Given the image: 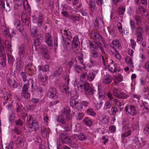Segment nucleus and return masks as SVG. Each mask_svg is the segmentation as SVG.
I'll return each mask as SVG.
<instances>
[{
    "instance_id": "39448f33",
    "label": "nucleus",
    "mask_w": 149,
    "mask_h": 149,
    "mask_svg": "<svg viewBox=\"0 0 149 149\" xmlns=\"http://www.w3.org/2000/svg\"><path fill=\"white\" fill-rule=\"evenodd\" d=\"M59 88L62 92H65L66 96L72 99L74 97L70 91H69V88L67 85L64 83H61L59 85ZM74 99V98H73Z\"/></svg>"
},
{
    "instance_id": "4be33fe9",
    "label": "nucleus",
    "mask_w": 149,
    "mask_h": 149,
    "mask_svg": "<svg viewBox=\"0 0 149 149\" xmlns=\"http://www.w3.org/2000/svg\"><path fill=\"white\" fill-rule=\"evenodd\" d=\"M121 91V90L118 88H114L113 90V94L114 96L118 98Z\"/></svg>"
},
{
    "instance_id": "9d476101",
    "label": "nucleus",
    "mask_w": 149,
    "mask_h": 149,
    "mask_svg": "<svg viewBox=\"0 0 149 149\" xmlns=\"http://www.w3.org/2000/svg\"><path fill=\"white\" fill-rule=\"evenodd\" d=\"M32 37L34 38V45L36 47L39 46L42 42L43 38L41 35L38 34Z\"/></svg>"
},
{
    "instance_id": "1a4fd4ad",
    "label": "nucleus",
    "mask_w": 149,
    "mask_h": 149,
    "mask_svg": "<svg viewBox=\"0 0 149 149\" xmlns=\"http://www.w3.org/2000/svg\"><path fill=\"white\" fill-rule=\"evenodd\" d=\"M57 90L54 87H51L49 88L47 92L48 96L50 98L53 99L57 97Z\"/></svg>"
},
{
    "instance_id": "a878e982",
    "label": "nucleus",
    "mask_w": 149,
    "mask_h": 149,
    "mask_svg": "<svg viewBox=\"0 0 149 149\" xmlns=\"http://www.w3.org/2000/svg\"><path fill=\"white\" fill-rule=\"evenodd\" d=\"M97 94H98V98L97 99H100V100H102L104 99L105 97V93L104 91L100 90H98V92Z\"/></svg>"
},
{
    "instance_id": "680f3d73",
    "label": "nucleus",
    "mask_w": 149,
    "mask_h": 149,
    "mask_svg": "<svg viewBox=\"0 0 149 149\" xmlns=\"http://www.w3.org/2000/svg\"><path fill=\"white\" fill-rule=\"evenodd\" d=\"M144 68L148 72H149V61H147L145 63Z\"/></svg>"
},
{
    "instance_id": "72a5a7b5",
    "label": "nucleus",
    "mask_w": 149,
    "mask_h": 149,
    "mask_svg": "<svg viewBox=\"0 0 149 149\" xmlns=\"http://www.w3.org/2000/svg\"><path fill=\"white\" fill-rule=\"evenodd\" d=\"M43 17L42 14H40L37 22L38 23V26L40 27L41 26L42 23Z\"/></svg>"
},
{
    "instance_id": "603ef678",
    "label": "nucleus",
    "mask_w": 149,
    "mask_h": 149,
    "mask_svg": "<svg viewBox=\"0 0 149 149\" xmlns=\"http://www.w3.org/2000/svg\"><path fill=\"white\" fill-rule=\"evenodd\" d=\"M90 8L92 11H93L95 7V2L91 1L89 3Z\"/></svg>"
},
{
    "instance_id": "c85d7f7f",
    "label": "nucleus",
    "mask_w": 149,
    "mask_h": 149,
    "mask_svg": "<svg viewBox=\"0 0 149 149\" xmlns=\"http://www.w3.org/2000/svg\"><path fill=\"white\" fill-rule=\"evenodd\" d=\"M8 63L11 65H13L15 61V59L9 53L7 54Z\"/></svg>"
},
{
    "instance_id": "3c124183",
    "label": "nucleus",
    "mask_w": 149,
    "mask_h": 149,
    "mask_svg": "<svg viewBox=\"0 0 149 149\" xmlns=\"http://www.w3.org/2000/svg\"><path fill=\"white\" fill-rule=\"evenodd\" d=\"M107 29L109 33L110 34L113 35L114 34L115 28L113 26H108L107 27Z\"/></svg>"
},
{
    "instance_id": "bb28decb",
    "label": "nucleus",
    "mask_w": 149,
    "mask_h": 149,
    "mask_svg": "<svg viewBox=\"0 0 149 149\" xmlns=\"http://www.w3.org/2000/svg\"><path fill=\"white\" fill-rule=\"evenodd\" d=\"M29 127L32 129V131H36L38 130L39 129V125L38 122L34 121L32 124L29 126Z\"/></svg>"
},
{
    "instance_id": "dca6fc26",
    "label": "nucleus",
    "mask_w": 149,
    "mask_h": 149,
    "mask_svg": "<svg viewBox=\"0 0 149 149\" xmlns=\"http://www.w3.org/2000/svg\"><path fill=\"white\" fill-rule=\"evenodd\" d=\"M19 51L18 54L19 55L20 58L22 59L23 58L25 53L26 50L25 49V46L24 45H21L19 48Z\"/></svg>"
},
{
    "instance_id": "473e14b6",
    "label": "nucleus",
    "mask_w": 149,
    "mask_h": 149,
    "mask_svg": "<svg viewBox=\"0 0 149 149\" xmlns=\"http://www.w3.org/2000/svg\"><path fill=\"white\" fill-rule=\"evenodd\" d=\"M38 30L36 26H33V27L31 30V35L32 37L38 35L37 33Z\"/></svg>"
},
{
    "instance_id": "37998d69",
    "label": "nucleus",
    "mask_w": 149,
    "mask_h": 149,
    "mask_svg": "<svg viewBox=\"0 0 149 149\" xmlns=\"http://www.w3.org/2000/svg\"><path fill=\"white\" fill-rule=\"evenodd\" d=\"M73 114L76 116L77 119L79 120H81L83 118L84 116V113L81 112L77 113H74Z\"/></svg>"
},
{
    "instance_id": "20e7f679",
    "label": "nucleus",
    "mask_w": 149,
    "mask_h": 149,
    "mask_svg": "<svg viewBox=\"0 0 149 149\" xmlns=\"http://www.w3.org/2000/svg\"><path fill=\"white\" fill-rule=\"evenodd\" d=\"M72 35L70 32L66 30L64 31V33L62 35V37L64 45L66 46L67 49L70 48V40L72 38Z\"/></svg>"
},
{
    "instance_id": "ea45409f",
    "label": "nucleus",
    "mask_w": 149,
    "mask_h": 149,
    "mask_svg": "<svg viewBox=\"0 0 149 149\" xmlns=\"http://www.w3.org/2000/svg\"><path fill=\"white\" fill-rule=\"evenodd\" d=\"M16 143L18 145L21 146L24 144L23 139L20 136H18L17 138L16 141H15Z\"/></svg>"
},
{
    "instance_id": "6ab92c4d",
    "label": "nucleus",
    "mask_w": 149,
    "mask_h": 149,
    "mask_svg": "<svg viewBox=\"0 0 149 149\" xmlns=\"http://www.w3.org/2000/svg\"><path fill=\"white\" fill-rule=\"evenodd\" d=\"M14 25L16 26V29L17 31L22 34V33L23 31V27L20 24V21L19 20H17L14 23Z\"/></svg>"
},
{
    "instance_id": "f03ea898",
    "label": "nucleus",
    "mask_w": 149,
    "mask_h": 149,
    "mask_svg": "<svg viewBox=\"0 0 149 149\" xmlns=\"http://www.w3.org/2000/svg\"><path fill=\"white\" fill-rule=\"evenodd\" d=\"M89 45L91 49V55L94 58H97L99 57V53L96 51L99 48L102 54L106 55V53L102 43L100 42L95 41L94 42L90 41Z\"/></svg>"
},
{
    "instance_id": "412c9836",
    "label": "nucleus",
    "mask_w": 149,
    "mask_h": 149,
    "mask_svg": "<svg viewBox=\"0 0 149 149\" xmlns=\"http://www.w3.org/2000/svg\"><path fill=\"white\" fill-rule=\"evenodd\" d=\"M112 44L113 46H115L117 49L120 50L122 48L119 41L117 39L113 40L112 42Z\"/></svg>"
},
{
    "instance_id": "4d7b16f0",
    "label": "nucleus",
    "mask_w": 149,
    "mask_h": 149,
    "mask_svg": "<svg viewBox=\"0 0 149 149\" xmlns=\"http://www.w3.org/2000/svg\"><path fill=\"white\" fill-rule=\"evenodd\" d=\"M31 116L27 117V123L30 126L34 122Z\"/></svg>"
},
{
    "instance_id": "09e8293b",
    "label": "nucleus",
    "mask_w": 149,
    "mask_h": 149,
    "mask_svg": "<svg viewBox=\"0 0 149 149\" xmlns=\"http://www.w3.org/2000/svg\"><path fill=\"white\" fill-rule=\"evenodd\" d=\"M111 106V104L110 102L109 101L106 102L104 106V110H107L110 109Z\"/></svg>"
},
{
    "instance_id": "423d86ee",
    "label": "nucleus",
    "mask_w": 149,
    "mask_h": 149,
    "mask_svg": "<svg viewBox=\"0 0 149 149\" xmlns=\"http://www.w3.org/2000/svg\"><path fill=\"white\" fill-rule=\"evenodd\" d=\"M70 104L71 107L78 111L81 110L83 108V103L75 98L71 99Z\"/></svg>"
},
{
    "instance_id": "4c0bfd02",
    "label": "nucleus",
    "mask_w": 149,
    "mask_h": 149,
    "mask_svg": "<svg viewBox=\"0 0 149 149\" xmlns=\"http://www.w3.org/2000/svg\"><path fill=\"white\" fill-rule=\"evenodd\" d=\"M112 102L114 105H116L119 107H121L122 104V102L121 100H119L117 99H114L113 100Z\"/></svg>"
},
{
    "instance_id": "2f4dec72",
    "label": "nucleus",
    "mask_w": 149,
    "mask_h": 149,
    "mask_svg": "<svg viewBox=\"0 0 149 149\" xmlns=\"http://www.w3.org/2000/svg\"><path fill=\"white\" fill-rule=\"evenodd\" d=\"M113 81L114 82V85H116L121 81L122 80L121 77L120 76H114L113 79Z\"/></svg>"
},
{
    "instance_id": "c756f323",
    "label": "nucleus",
    "mask_w": 149,
    "mask_h": 149,
    "mask_svg": "<svg viewBox=\"0 0 149 149\" xmlns=\"http://www.w3.org/2000/svg\"><path fill=\"white\" fill-rule=\"evenodd\" d=\"M117 69L113 64H111L109 66V70L111 73H113L117 71Z\"/></svg>"
},
{
    "instance_id": "c9c22d12",
    "label": "nucleus",
    "mask_w": 149,
    "mask_h": 149,
    "mask_svg": "<svg viewBox=\"0 0 149 149\" xmlns=\"http://www.w3.org/2000/svg\"><path fill=\"white\" fill-rule=\"evenodd\" d=\"M125 8L122 6H120L117 10V13L118 15H122L124 14L125 11Z\"/></svg>"
},
{
    "instance_id": "f704fd0d",
    "label": "nucleus",
    "mask_w": 149,
    "mask_h": 149,
    "mask_svg": "<svg viewBox=\"0 0 149 149\" xmlns=\"http://www.w3.org/2000/svg\"><path fill=\"white\" fill-rule=\"evenodd\" d=\"M72 44L75 46H77L80 45V42L79 40L78 37L77 36H74L73 38Z\"/></svg>"
},
{
    "instance_id": "7c9ffc66",
    "label": "nucleus",
    "mask_w": 149,
    "mask_h": 149,
    "mask_svg": "<svg viewBox=\"0 0 149 149\" xmlns=\"http://www.w3.org/2000/svg\"><path fill=\"white\" fill-rule=\"evenodd\" d=\"M26 17V15L24 14L22 15L21 16V19L23 22L25 24V25L28 26L29 25V22L28 19Z\"/></svg>"
},
{
    "instance_id": "58836bf2",
    "label": "nucleus",
    "mask_w": 149,
    "mask_h": 149,
    "mask_svg": "<svg viewBox=\"0 0 149 149\" xmlns=\"http://www.w3.org/2000/svg\"><path fill=\"white\" fill-rule=\"evenodd\" d=\"M83 121L84 123L87 126H90L92 124L91 120L88 117L85 118Z\"/></svg>"
},
{
    "instance_id": "5fc2aeb1",
    "label": "nucleus",
    "mask_w": 149,
    "mask_h": 149,
    "mask_svg": "<svg viewBox=\"0 0 149 149\" xmlns=\"http://www.w3.org/2000/svg\"><path fill=\"white\" fill-rule=\"evenodd\" d=\"M14 131L18 135L22 133L21 129L20 127H15Z\"/></svg>"
},
{
    "instance_id": "79ce46f5",
    "label": "nucleus",
    "mask_w": 149,
    "mask_h": 149,
    "mask_svg": "<svg viewBox=\"0 0 149 149\" xmlns=\"http://www.w3.org/2000/svg\"><path fill=\"white\" fill-rule=\"evenodd\" d=\"M41 51L42 54L48 52V47L45 45H42L40 47Z\"/></svg>"
},
{
    "instance_id": "393cba45",
    "label": "nucleus",
    "mask_w": 149,
    "mask_h": 149,
    "mask_svg": "<svg viewBox=\"0 0 149 149\" xmlns=\"http://www.w3.org/2000/svg\"><path fill=\"white\" fill-rule=\"evenodd\" d=\"M134 18L135 20L136 24L137 25H140L141 23L142 17L141 16L136 15L134 16Z\"/></svg>"
},
{
    "instance_id": "052dcab7",
    "label": "nucleus",
    "mask_w": 149,
    "mask_h": 149,
    "mask_svg": "<svg viewBox=\"0 0 149 149\" xmlns=\"http://www.w3.org/2000/svg\"><path fill=\"white\" fill-rule=\"evenodd\" d=\"M140 13L143 16H146L148 15V13L146 11V10L145 9L139 10Z\"/></svg>"
},
{
    "instance_id": "69168bd1",
    "label": "nucleus",
    "mask_w": 149,
    "mask_h": 149,
    "mask_svg": "<svg viewBox=\"0 0 149 149\" xmlns=\"http://www.w3.org/2000/svg\"><path fill=\"white\" fill-rule=\"evenodd\" d=\"M133 143L136 145H140L141 143L139 140L138 137H135L133 139Z\"/></svg>"
},
{
    "instance_id": "5701e85b",
    "label": "nucleus",
    "mask_w": 149,
    "mask_h": 149,
    "mask_svg": "<svg viewBox=\"0 0 149 149\" xmlns=\"http://www.w3.org/2000/svg\"><path fill=\"white\" fill-rule=\"evenodd\" d=\"M118 111L117 108L115 106H112L111 109L108 111V113L111 115H115Z\"/></svg>"
},
{
    "instance_id": "13d9d810",
    "label": "nucleus",
    "mask_w": 149,
    "mask_h": 149,
    "mask_svg": "<svg viewBox=\"0 0 149 149\" xmlns=\"http://www.w3.org/2000/svg\"><path fill=\"white\" fill-rule=\"evenodd\" d=\"M88 74L86 72H83L81 74V76L83 80L87 81Z\"/></svg>"
},
{
    "instance_id": "f8f14e48",
    "label": "nucleus",
    "mask_w": 149,
    "mask_h": 149,
    "mask_svg": "<svg viewBox=\"0 0 149 149\" xmlns=\"http://www.w3.org/2000/svg\"><path fill=\"white\" fill-rule=\"evenodd\" d=\"M45 43L49 47H52L53 40L49 33H47L45 34Z\"/></svg>"
},
{
    "instance_id": "b1692460",
    "label": "nucleus",
    "mask_w": 149,
    "mask_h": 149,
    "mask_svg": "<svg viewBox=\"0 0 149 149\" xmlns=\"http://www.w3.org/2000/svg\"><path fill=\"white\" fill-rule=\"evenodd\" d=\"M49 66L48 65H45L44 66L39 65L38 68L39 71L42 70L43 72H48L49 70Z\"/></svg>"
},
{
    "instance_id": "774afa93",
    "label": "nucleus",
    "mask_w": 149,
    "mask_h": 149,
    "mask_svg": "<svg viewBox=\"0 0 149 149\" xmlns=\"http://www.w3.org/2000/svg\"><path fill=\"white\" fill-rule=\"evenodd\" d=\"M15 123L17 126H21L23 125V123L20 119H18L15 121Z\"/></svg>"
},
{
    "instance_id": "cd10ccee",
    "label": "nucleus",
    "mask_w": 149,
    "mask_h": 149,
    "mask_svg": "<svg viewBox=\"0 0 149 149\" xmlns=\"http://www.w3.org/2000/svg\"><path fill=\"white\" fill-rule=\"evenodd\" d=\"M93 37L94 38V40H95L94 42L96 41L99 42V41L102 39V37L100 34L97 32L94 33Z\"/></svg>"
},
{
    "instance_id": "e433bc0d",
    "label": "nucleus",
    "mask_w": 149,
    "mask_h": 149,
    "mask_svg": "<svg viewBox=\"0 0 149 149\" xmlns=\"http://www.w3.org/2000/svg\"><path fill=\"white\" fill-rule=\"evenodd\" d=\"M124 132L123 134H121V137L122 139L123 137H126L129 136H130L132 134V131L131 130L129 129L125 131Z\"/></svg>"
},
{
    "instance_id": "6e6552de",
    "label": "nucleus",
    "mask_w": 149,
    "mask_h": 149,
    "mask_svg": "<svg viewBox=\"0 0 149 149\" xmlns=\"http://www.w3.org/2000/svg\"><path fill=\"white\" fill-rule=\"evenodd\" d=\"M125 111L128 114L134 116L136 115V107L132 105L126 106L125 108Z\"/></svg>"
},
{
    "instance_id": "0eeeda50",
    "label": "nucleus",
    "mask_w": 149,
    "mask_h": 149,
    "mask_svg": "<svg viewBox=\"0 0 149 149\" xmlns=\"http://www.w3.org/2000/svg\"><path fill=\"white\" fill-rule=\"evenodd\" d=\"M29 84L27 83L24 84L22 88L21 93V97L22 99L29 100L30 97V94L28 93L29 86Z\"/></svg>"
},
{
    "instance_id": "8fccbe9b",
    "label": "nucleus",
    "mask_w": 149,
    "mask_h": 149,
    "mask_svg": "<svg viewBox=\"0 0 149 149\" xmlns=\"http://www.w3.org/2000/svg\"><path fill=\"white\" fill-rule=\"evenodd\" d=\"M87 113L90 116H95L96 113L95 111L92 109H88L87 110Z\"/></svg>"
},
{
    "instance_id": "de8ad7c7",
    "label": "nucleus",
    "mask_w": 149,
    "mask_h": 149,
    "mask_svg": "<svg viewBox=\"0 0 149 149\" xmlns=\"http://www.w3.org/2000/svg\"><path fill=\"white\" fill-rule=\"evenodd\" d=\"M63 70L61 67H60L58 68L54 72V75L55 76L57 75H59L61 74V73L62 72Z\"/></svg>"
},
{
    "instance_id": "c03bdc74",
    "label": "nucleus",
    "mask_w": 149,
    "mask_h": 149,
    "mask_svg": "<svg viewBox=\"0 0 149 149\" xmlns=\"http://www.w3.org/2000/svg\"><path fill=\"white\" fill-rule=\"evenodd\" d=\"M78 139L80 140L83 141L86 139L87 138L86 136L83 133H80L79 134L77 135Z\"/></svg>"
},
{
    "instance_id": "9b49d317",
    "label": "nucleus",
    "mask_w": 149,
    "mask_h": 149,
    "mask_svg": "<svg viewBox=\"0 0 149 149\" xmlns=\"http://www.w3.org/2000/svg\"><path fill=\"white\" fill-rule=\"evenodd\" d=\"M98 117L100 121L102 124H106L109 122V117L107 116L100 113L98 114Z\"/></svg>"
},
{
    "instance_id": "a211bd4d",
    "label": "nucleus",
    "mask_w": 149,
    "mask_h": 149,
    "mask_svg": "<svg viewBox=\"0 0 149 149\" xmlns=\"http://www.w3.org/2000/svg\"><path fill=\"white\" fill-rule=\"evenodd\" d=\"M97 72L95 71L89 72L87 76V81H92L94 79Z\"/></svg>"
},
{
    "instance_id": "0e129e2a",
    "label": "nucleus",
    "mask_w": 149,
    "mask_h": 149,
    "mask_svg": "<svg viewBox=\"0 0 149 149\" xmlns=\"http://www.w3.org/2000/svg\"><path fill=\"white\" fill-rule=\"evenodd\" d=\"M143 35H136L137 38V42L138 43H140L143 39Z\"/></svg>"
},
{
    "instance_id": "e2e57ef3",
    "label": "nucleus",
    "mask_w": 149,
    "mask_h": 149,
    "mask_svg": "<svg viewBox=\"0 0 149 149\" xmlns=\"http://www.w3.org/2000/svg\"><path fill=\"white\" fill-rule=\"evenodd\" d=\"M130 45L132 48L134 49H135V47L136 46V43L134 39H131L130 40Z\"/></svg>"
},
{
    "instance_id": "a18cd8bd",
    "label": "nucleus",
    "mask_w": 149,
    "mask_h": 149,
    "mask_svg": "<svg viewBox=\"0 0 149 149\" xmlns=\"http://www.w3.org/2000/svg\"><path fill=\"white\" fill-rule=\"evenodd\" d=\"M21 76L22 77L23 80L25 82L27 81H28V79H27V73H26L25 72H21Z\"/></svg>"
},
{
    "instance_id": "a19ab883",
    "label": "nucleus",
    "mask_w": 149,
    "mask_h": 149,
    "mask_svg": "<svg viewBox=\"0 0 149 149\" xmlns=\"http://www.w3.org/2000/svg\"><path fill=\"white\" fill-rule=\"evenodd\" d=\"M130 24L132 31H133L136 28L135 22L132 20H130Z\"/></svg>"
},
{
    "instance_id": "4468645a",
    "label": "nucleus",
    "mask_w": 149,
    "mask_h": 149,
    "mask_svg": "<svg viewBox=\"0 0 149 149\" xmlns=\"http://www.w3.org/2000/svg\"><path fill=\"white\" fill-rule=\"evenodd\" d=\"M113 78L112 76L109 74L105 75L102 79V82L107 84H110L112 82Z\"/></svg>"
},
{
    "instance_id": "ddd939ff",
    "label": "nucleus",
    "mask_w": 149,
    "mask_h": 149,
    "mask_svg": "<svg viewBox=\"0 0 149 149\" xmlns=\"http://www.w3.org/2000/svg\"><path fill=\"white\" fill-rule=\"evenodd\" d=\"M61 138L62 142L63 143L69 144L71 142L70 137L68 135L61 134Z\"/></svg>"
},
{
    "instance_id": "864d4df0",
    "label": "nucleus",
    "mask_w": 149,
    "mask_h": 149,
    "mask_svg": "<svg viewBox=\"0 0 149 149\" xmlns=\"http://www.w3.org/2000/svg\"><path fill=\"white\" fill-rule=\"evenodd\" d=\"M129 96L126 93L121 91V94L118 97L119 99H126Z\"/></svg>"
},
{
    "instance_id": "aec40b11",
    "label": "nucleus",
    "mask_w": 149,
    "mask_h": 149,
    "mask_svg": "<svg viewBox=\"0 0 149 149\" xmlns=\"http://www.w3.org/2000/svg\"><path fill=\"white\" fill-rule=\"evenodd\" d=\"M11 96V95L9 93H6L4 94L2 97L3 100L5 101L3 102L4 105L7 103L8 100H10V101L11 100L10 98Z\"/></svg>"
},
{
    "instance_id": "49530a36",
    "label": "nucleus",
    "mask_w": 149,
    "mask_h": 149,
    "mask_svg": "<svg viewBox=\"0 0 149 149\" xmlns=\"http://www.w3.org/2000/svg\"><path fill=\"white\" fill-rule=\"evenodd\" d=\"M77 64V61L75 58L72 59L69 63V64L70 65V67L74 66Z\"/></svg>"
},
{
    "instance_id": "338daca9",
    "label": "nucleus",
    "mask_w": 149,
    "mask_h": 149,
    "mask_svg": "<svg viewBox=\"0 0 149 149\" xmlns=\"http://www.w3.org/2000/svg\"><path fill=\"white\" fill-rule=\"evenodd\" d=\"M70 146L72 147L78 149L79 148L78 144L75 142H71Z\"/></svg>"
},
{
    "instance_id": "f3484780",
    "label": "nucleus",
    "mask_w": 149,
    "mask_h": 149,
    "mask_svg": "<svg viewBox=\"0 0 149 149\" xmlns=\"http://www.w3.org/2000/svg\"><path fill=\"white\" fill-rule=\"evenodd\" d=\"M137 26L135 30L136 35H143L144 32L143 27L140 25Z\"/></svg>"
},
{
    "instance_id": "7ed1b4c3",
    "label": "nucleus",
    "mask_w": 149,
    "mask_h": 149,
    "mask_svg": "<svg viewBox=\"0 0 149 149\" xmlns=\"http://www.w3.org/2000/svg\"><path fill=\"white\" fill-rule=\"evenodd\" d=\"M78 89L81 92H85L87 95H92L95 100H96L98 98V94L88 83L83 82L81 84H79L78 86Z\"/></svg>"
},
{
    "instance_id": "2eb2a0df",
    "label": "nucleus",
    "mask_w": 149,
    "mask_h": 149,
    "mask_svg": "<svg viewBox=\"0 0 149 149\" xmlns=\"http://www.w3.org/2000/svg\"><path fill=\"white\" fill-rule=\"evenodd\" d=\"M7 82L10 87L17 88L18 86V83L14 79L8 78Z\"/></svg>"
},
{
    "instance_id": "bf43d9fd",
    "label": "nucleus",
    "mask_w": 149,
    "mask_h": 149,
    "mask_svg": "<svg viewBox=\"0 0 149 149\" xmlns=\"http://www.w3.org/2000/svg\"><path fill=\"white\" fill-rule=\"evenodd\" d=\"M125 61L127 63L131 65H132L133 63L132 59L130 57H127L125 58Z\"/></svg>"
},
{
    "instance_id": "6e6d98bb",
    "label": "nucleus",
    "mask_w": 149,
    "mask_h": 149,
    "mask_svg": "<svg viewBox=\"0 0 149 149\" xmlns=\"http://www.w3.org/2000/svg\"><path fill=\"white\" fill-rule=\"evenodd\" d=\"M117 27L120 33L121 34L123 33V30L122 29V26L121 23L120 22H118L117 24Z\"/></svg>"
},
{
    "instance_id": "f257e3e1",
    "label": "nucleus",
    "mask_w": 149,
    "mask_h": 149,
    "mask_svg": "<svg viewBox=\"0 0 149 149\" xmlns=\"http://www.w3.org/2000/svg\"><path fill=\"white\" fill-rule=\"evenodd\" d=\"M61 116H59L57 118V121L61 124V126L62 130L65 132L71 131L72 128L66 122V120H69L70 118V115L69 114L70 111L69 109H64L62 111Z\"/></svg>"
}]
</instances>
